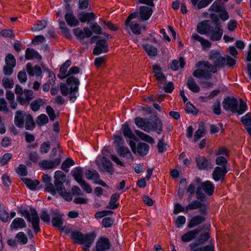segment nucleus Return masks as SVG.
<instances>
[{"instance_id": "obj_1", "label": "nucleus", "mask_w": 251, "mask_h": 251, "mask_svg": "<svg viewBox=\"0 0 251 251\" xmlns=\"http://www.w3.org/2000/svg\"><path fill=\"white\" fill-rule=\"evenodd\" d=\"M223 108L226 111H229L233 113L239 115L243 114L247 110L248 107L245 102L241 99L238 100L234 97H226L223 101Z\"/></svg>"}, {"instance_id": "obj_2", "label": "nucleus", "mask_w": 251, "mask_h": 251, "mask_svg": "<svg viewBox=\"0 0 251 251\" xmlns=\"http://www.w3.org/2000/svg\"><path fill=\"white\" fill-rule=\"evenodd\" d=\"M196 67L197 69L194 71L193 75L198 78L209 79L211 78L212 73L217 72L215 67L207 61L198 62Z\"/></svg>"}, {"instance_id": "obj_3", "label": "nucleus", "mask_w": 251, "mask_h": 251, "mask_svg": "<svg viewBox=\"0 0 251 251\" xmlns=\"http://www.w3.org/2000/svg\"><path fill=\"white\" fill-rule=\"evenodd\" d=\"M209 58L213 63V66L217 68H224L226 66L230 67L234 65L236 60L228 55L223 56L220 52L216 51H212L209 56Z\"/></svg>"}, {"instance_id": "obj_4", "label": "nucleus", "mask_w": 251, "mask_h": 251, "mask_svg": "<svg viewBox=\"0 0 251 251\" xmlns=\"http://www.w3.org/2000/svg\"><path fill=\"white\" fill-rule=\"evenodd\" d=\"M14 123L17 127L22 128L25 126L27 130H32L35 126V123L31 116L21 110L16 112Z\"/></svg>"}, {"instance_id": "obj_5", "label": "nucleus", "mask_w": 251, "mask_h": 251, "mask_svg": "<svg viewBox=\"0 0 251 251\" xmlns=\"http://www.w3.org/2000/svg\"><path fill=\"white\" fill-rule=\"evenodd\" d=\"M54 185L58 193L64 199L70 201L72 199L71 194L66 191L63 182L65 180V175L60 171H57L54 173Z\"/></svg>"}, {"instance_id": "obj_6", "label": "nucleus", "mask_w": 251, "mask_h": 251, "mask_svg": "<svg viewBox=\"0 0 251 251\" xmlns=\"http://www.w3.org/2000/svg\"><path fill=\"white\" fill-rule=\"evenodd\" d=\"M209 238L210 236L207 232L201 233V235L197 238V243H194L190 245L191 251H214V247L211 244L202 247H195L197 245L204 243Z\"/></svg>"}, {"instance_id": "obj_7", "label": "nucleus", "mask_w": 251, "mask_h": 251, "mask_svg": "<svg viewBox=\"0 0 251 251\" xmlns=\"http://www.w3.org/2000/svg\"><path fill=\"white\" fill-rule=\"evenodd\" d=\"M22 215L26 220L31 223L35 233H37L40 230L39 227V218L36 211L33 208H30L29 211L24 210Z\"/></svg>"}, {"instance_id": "obj_8", "label": "nucleus", "mask_w": 251, "mask_h": 251, "mask_svg": "<svg viewBox=\"0 0 251 251\" xmlns=\"http://www.w3.org/2000/svg\"><path fill=\"white\" fill-rule=\"evenodd\" d=\"M214 185L210 181H206L202 183L197 188L196 195L198 200L204 201L205 198V195L201 192L203 190L205 194L209 196L212 195L214 193Z\"/></svg>"}, {"instance_id": "obj_9", "label": "nucleus", "mask_w": 251, "mask_h": 251, "mask_svg": "<svg viewBox=\"0 0 251 251\" xmlns=\"http://www.w3.org/2000/svg\"><path fill=\"white\" fill-rule=\"evenodd\" d=\"M95 163L101 171H106L111 175L113 174L114 171L112 167V164L105 157H97Z\"/></svg>"}, {"instance_id": "obj_10", "label": "nucleus", "mask_w": 251, "mask_h": 251, "mask_svg": "<svg viewBox=\"0 0 251 251\" xmlns=\"http://www.w3.org/2000/svg\"><path fill=\"white\" fill-rule=\"evenodd\" d=\"M138 16L137 13H132L129 15L125 21V25L128 27L132 32L136 35L141 33V27L139 25L136 21H131L133 19L136 18Z\"/></svg>"}, {"instance_id": "obj_11", "label": "nucleus", "mask_w": 251, "mask_h": 251, "mask_svg": "<svg viewBox=\"0 0 251 251\" xmlns=\"http://www.w3.org/2000/svg\"><path fill=\"white\" fill-rule=\"evenodd\" d=\"M129 146L132 151L134 153H137L141 156L147 155L150 149V147L148 144L143 142L139 143L137 146H136V143L133 141H130Z\"/></svg>"}, {"instance_id": "obj_12", "label": "nucleus", "mask_w": 251, "mask_h": 251, "mask_svg": "<svg viewBox=\"0 0 251 251\" xmlns=\"http://www.w3.org/2000/svg\"><path fill=\"white\" fill-rule=\"evenodd\" d=\"M58 156L55 159L52 160H43L39 162V165L44 170L52 169L58 166L62 157V151L59 150Z\"/></svg>"}, {"instance_id": "obj_13", "label": "nucleus", "mask_w": 251, "mask_h": 251, "mask_svg": "<svg viewBox=\"0 0 251 251\" xmlns=\"http://www.w3.org/2000/svg\"><path fill=\"white\" fill-rule=\"evenodd\" d=\"M207 206L208 203H203L199 201L195 200L186 205V210L188 212L189 211L199 208V212L202 215H205L207 213Z\"/></svg>"}, {"instance_id": "obj_14", "label": "nucleus", "mask_w": 251, "mask_h": 251, "mask_svg": "<svg viewBox=\"0 0 251 251\" xmlns=\"http://www.w3.org/2000/svg\"><path fill=\"white\" fill-rule=\"evenodd\" d=\"M209 33L210 34V39L211 41H217L221 39L223 34V30L221 28L220 24L217 23L214 28L211 27Z\"/></svg>"}, {"instance_id": "obj_15", "label": "nucleus", "mask_w": 251, "mask_h": 251, "mask_svg": "<svg viewBox=\"0 0 251 251\" xmlns=\"http://www.w3.org/2000/svg\"><path fill=\"white\" fill-rule=\"evenodd\" d=\"M74 33L75 36L80 41H82L85 38H89L92 35L91 30L87 27H84L83 30L79 28H75Z\"/></svg>"}, {"instance_id": "obj_16", "label": "nucleus", "mask_w": 251, "mask_h": 251, "mask_svg": "<svg viewBox=\"0 0 251 251\" xmlns=\"http://www.w3.org/2000/svg\"><path fill=\"white\" fill-rule=\"evenodd\" d=\"M135 124L139 128L145 132L148 133L151 132L150 121L148 120L140 117H136L135 119Z\"/></svg>"}, {"instance_id": "obj_17", "label": "nucleus", "mask_w": 251, "mask_h": 251, "mask_svg": "<svg viewBox=\"0 0 251 251\" xmlns=\"http://www.w3.org/2000/svg\"><path fill=\"white\" fill-rule=\"evenodd\" d=\"M108 50L106 41L105 40H100L97 42V46L93 50V53L95 55H99L103 52H106Z\"/></svg>"}, {"instance_id": "obj_18", "label": "nucleus", "mask_w": 251, "mask_h": 251, "mask_svg": "<svg viewBox=\"0 0 251 251\" xmlns=\"http://www.w3.org/2000/svg\"><path fill=\"white\" fill-rule=\"evenodd\" d=\"M111 244L108 238L102 237L100 238L96 243L97 251H104L110 249Z\"/></svg>"}, {"instance_id": "obj_19", "label": "nucleus", "mask_w": 251, "mask_h": 251, "mask_svg": "<svg viewBox=\"0 0 251 251\" xmlns=\"http://www.w3.org/2000/svg\"><path fill=\"white\" fill-rule=\"evenodd\" d=\"M227 172V169L224 167H220V166H217L213 171L212 177L215 181H219L224 178Z\"/></svg>"}, {"instance_id": "obj_20", "label": "nucleus", "mask_w": 251, "mask_h": 251, "mask_svg": "<svg viewBox=\"0 0 251 251\" xmlns=\"http://www.w3.org/2000/svg\"><path fill=\"white\" fill-rule=\"evenodd\" d=\"M153 12L151 7L141 6L140 7L139 15L141 21H147L151 17Z\"/></svg>"}, {"instance_id": "obj_21", "label": "nucleus", "mask_w": 251, "mask_h": 251, "mask_svg": "<svg viewBox=\"0 0 251 251\" xmlns=\"http://www.w3.org/2000/svg\"><path fill=\"white\" fill-rule=\"evenodd\" d=\"M191 39L194 42L198 41L201 43L203 50H205L211 46V43L207 40L202 38L197 33H193L192 35Z\"/></svg>"}, {"instance_id": "obj_22", "label": "nucleus", "mask_w": 251, "mask_h": 251, "mask_svg": "<svg viewBox=\"0 0 251 251\" xmlns=\"http://www.w3.org/2000/svg\"><path fill=\"white\" fill-rule=\"evenodd\" d=\"M211 27L208 24V21H203L198 24L197 31L201 34L208 35L211 30Z\"/></svg>"}, {"instance_id": "obj_23", "label": "nucleus", "mask_w": 251, "mask_h": 251, "mask_svg": "<svg viewBox=\"0 0 251 251\" xmlns=\"http://www.w3.org/2000/svg\"><path fill=\"white\" fill-rule=\"evenodd\" d=\"M63 214L57 210H55L51 220L52 225L54 227L59 228L62 227L63 225Z\"/></svg>"}, {"instance_id": "obj_24", "label": "nucleus", "mask_w": 251, "mask_h": 251, "mask_svg": "<svg viewBox=\"0 0 251 251\" xmlns=\"http://www.w3.org/2000/svg\"><path fill=\"white\" fill-rule=\"evenodd\" d=\"M200 231L198 229L189 231L181 236V240L183 242H190L198 236Z\"/></svg>"}, {"instance_id": "obj_25", "label": "nucleus", "mask_w": 251, "mask_h": 251, "mask_svg": "<svg viewBox=\"0 0 251 251\" xmlns=\"http://www.w3.org/2000/svg\"><path fill=\"white\" fill-rule=\"evenodd\" d=\"M26 224L25 220L21 218H16L14 219L10 225L11 230H17L25 227Z\"/></svg>"}, {"instance_id": "obj_26", "label": "nucleus", "mask_w": 251, "mask_h": 251, "mask_svg": "<svg viewBox=\"0 0 251 251\" xmlns=\"http://www.w3.org/2000/svg\"><path fill=\"white\" fill-rule=\"evenodd\" d=\"M94 237L91 234H86L83 237L80 244L84 245L83 248L85 251H90L89 248L94 241Z\"/></svg>"}, {"instance_id": "obj_27", "label": "nucleus", "mask_w": 251, "mask_h": 251, "mask_svg": "<svg viewBox=\"0 0 251 251\" xmlns=\"http://www.w3.org/2000/svg\"><path fill=\"white\" fill-rule=\"evenodd\" d=\"M67 84L70 87V92H77L79 81L75 76H70L66 80Z\"/></svg>"}, {"instance_id": "obj_28", "label": "nucleus", "mask_w": 251, "mask_h": 251, "mask_svg": "<svg viewBox=\"0 0 251 251\" xmlns=\"http://www.w3.org/2000/svg\"><path fill=\"white\" fill-rule=\"evenodd\" d=\"M26 71L29 75L33 76H40L42 75V71L40 67L38 65H35L34 68L32 67L30 63H28L26 65Z\"/></svg>"}, {"instance_id": "obj_29", "label": "nucleus", "mask_w": 251, "mask_h": 251, "mask_svg": "<svg viewBox=\"0 0 251 251\" xmlns=\"http://www.w3.org/2000/svg\"><path fill=\"white\" fill-rule=\"evenodd\" d=\"M205 220V217L202 215L195 216L189 220L188 227L193 228L204 222Z\"/></svg>"}, {"instance_id": "obj_30", "label": "nucleus", "mask_w": 251, "mask_h": 251, "mask_svg": "<svg viewBox=\"0 0 251 251\" xmlns=\"http://www.w3.org/2000/svg\"><path fill=\"white\" fill-rule=\"evenodd\" d=\"M150 126H151V131L153 130L158 134H160L163 130L162 123L158 118L155 119L152 122H150Z\"/></svg>"}, {"instance_id": "obj_31", "label": "nucleus", "mask_w": 251, "mask_h": 251, "mask_svg": "<svg viewBox=\"0 0 251 251\" xmlns=\"http://www.w3.org/2000/svg\"><path fill=\"white\" fill-rule=\"evenodd\" d=\"M25 58L27 60L34 59L40 60L41 59L42 57L35 50L28 48L25 51Z\"/></svg>"}, {"instance_id": "obj_32", "label": "nucleus", "mask_w": 251, "mask_h": 251, "mask_svg": "<svg viewBox=\"0 0 251 251\" xmlns=\"http://www.w3.org/2000/svg\"><path fill=\"white\" fill-rule=\"evenodd\" d=\"M241 121L246 126V129L248 133L251 136V113H248L242 117Z\"/></svg>"}, {"instance_id": "obj_33", "label": "nucleus", "mask_w": 251, "mask_h": 251, "mask_svg": "<svg viewBox=\"0 0 251 251\" xmlns=\"http://www.w3.org/2000/svg\"><path fill=\"white\" fill-rule=\"evenodd\" d=\"M135 133L142 140L148 143L153 144L155 143L154 139L151 136L139 130H135Z\"/></svg>"}, {"instance_id": "obj_34", "label": "nucleus", "mask_w": 251, "mask_h": 251, "mask_svg": "<svg viewBox=\"0 0 251 251\" xmlns=\"http://www.w3.org/2000/svg\"><path fill=\"white\" fill-rule=\"evenodd\" d=\"M65 18L67 24L71 27L79 25L78 20L72 13H67Z\"/></svg>"}, {"instance_id": "obj_35", "label": "nucleus", "mask_w": 251, "mask_h": 251, "mask_svg": "<svg viewBox=\"0 0 251 251\" xmlns=\"http://www.w3.org/2000/svg\"><path fill=\"white\" fill-rule=\"evenodd\" d=\"M96 16L93 12L82 13L79 15V19L81 22H89L95 19Z\"/></svg>"}, {"instance_id": "obj_36", "label": "nucleus", "mask_w": 251, "mask_h": 251, "mask_svg": "<svg viewBox=\"0 0 251 251\" xmlns=\"http://www.w3.org/2000/svg\"><path fill=\"white\" fill-rule=\"evenodd\" d=\"M46 104V101L41 99H38L31 102L30 107L33 111H38L41 106L44 105Z\"/></svg>"}, {"instance_id": "obj_37", "label": "nucleus", "mask_w": 251, "mask_h": 251, "mask_svg": "<svg viewBox=\"0 0 251 251\" xmlns=\"http://www.w3.org/2000/svg\"><path fill=\"white\" fill-rule=\"evenodd\" d=\"M71 173L72 174V176L78 183L83 180L82 178L83 175V172L81 168L77 167L74 168Z\"/></svg>"}, {"instance_id": "obj_38", "label": "nucleus", "mask_w": 251, "mask_h": 251, "mask_svg": "<svg viewBox=\"0 0 251 251\" xmlns=\"http://www.w3.org/2000/svg\"><path fill=\"white\" fill-rule=\"evenodd\" d=\"M194 6L197 5V8L200 9L206 7L213 0H190Z\"/></svg>"}, {"instance_id": "obj_39", "label": "nucleus", "mask_w": 251, "mask_h": 251, "mask_svg": "<svg viewBox=\"0 0 251 251\" xmlns=\"http://www.w3.org/2000/svg\"><path fill=\"white\" fill-rule=\"evenodd\" d=\"M197 166L201 170L205 169L208 165L207 159L203 156H198L196 158Z\"/></svg>"}, {"instance_id": "obj_40", "label": "nucleus", "mask_w": 251, "mask_h": 251, "mask_svg": "<svg viewBox=\"0 0 251 251\" xmlns=\"http://www.w3.org/2000/svg\"><path fill=\"white\" fill-rule=\"evenodd\" d=\"M187 86L188 88L194 93H198L200 90V88L192 78L188 79L187 82Z\"/></svg>"}, {"instance_id": "obj_41", "label": "nucleus", "mask_w": 251, "mask_h": 251, "mask_svg": "<svg viewBox=\"0 0 251 251\" xmlns=\"http://www.w3.org/2000/svg\"><path fill=\"white\" fill-rule=\"evenodd\" d=\"M22 180L26 186L31 190H35L39 184V181L37 180H32L27 178H23Z\"/></svg>"}, {"instance_id": "obj_42", "label": "nucleus", "mask_w": 251, "mask_h": 251, "mask_svg": "<svg viewBox=\"0 0 251 251\" xmlns=\"http://www.w3.org/2000/svg\"><path fill=\"white\" fill-rule=\"evenodd\" d=\"M143 48L147 54L150 56H155L157 54V49L151 45H144Z\"/></svg>"}, {"instance_id": "obj_43", "label": "nucleus", "mask_w": 251, "mask_h": 251, "mask_svg": "<svg viewBox=\"0 0 251 251\" xmlns=\"http://www.w3.org/2000/svg\"><path fill=\"white\" fill-rule=\"evenodd\" d=\"M180 68H183L185 65V61L183 57H180L179 60H174L171 65V68L173 71H177L179 68V65Z\"/></svg>"}, {"instance_id": "obj_44", "label": "nucleus", "mask_w": 251, "mask_h": 251, "mask_svg": "<svg viewBox=\"0 0 251 251\" xmlns=\"http://www.w3.org/2000/svg\"><path fill=\"white\" fill-rule=\"evenodd\" d=\"M85 175L88 179H92L95 181L96 179L100 178V176L96 170H87Z\"/></svg>"}, {"instance_id": "obj_45", "label": "nucleus", "mask_w": 251, "mask_h": 251, "mask_svg": "<svg viewBox=\"0 0 251 251\" xmlns=\"http://www.w3.org/2000/svg\"><path fill=\"white\" fill-rule=\"evenodd\" d=\"M15 240L22 245L26 244L28 241L26 234L23 232H18L15 236Z\"/></svg>"}, {"instance_id": "obj_46", "label": "nucleus", "mask_w": 251, "mask_h": 251, "mask_svg": "<svg viewBox=\"0 0 251 251\" xmlns=\"http://www.w3.org/2000/svg\"><path fill=\"white\" fill-rule=\"evenodd\" d=\"M116 151L117 153L120 156L124 157L126 155L129 154V156L131 157V159L133 160V157L130 153L129 149L127 147L120 146L118 147Z\"/></svg>"}, {"instance_id": "obj_47", "label": "nucleus", "mask_w": 251, "mask_h": 251, "mask_svg": "<svg viewBox=\"0 0 251 251\" xmlns=\"http://www.w3.org/2000/svg\"><path fill=\"white\" fill-rule=\"evenodd\" d=\"M47 25V23L45 21H39L33 27L31 28V30L33 32L39 31L44 29Z\"/></svg>"}, {"instance_id": "obj_48", "label": "nucleus", "mask_w": 251, "mask_h": 251, "mask_svg": "<svg viewBox=\"0 0 251 251\" xmlns=\"http://www.w3.org/2000/svg\"><path fill=\"white\" fill-rule=\"evenodd\" d=\"M74 161L70 158H67L61 165V169L66 172H69V168L74 165Z\"/></svg>"}, {"instance_id": "obj_49", "label": "nucleus", "mask_w": 251, "mask_h": 251, "mask_svg": "<svg viewBox=\"0 0 251 251\" xmlns=\"http://www.w3.org/2000/svg\"><path fill=\"white\" fill-rule=\"evenodd\" d=\"M5 65L15 67L16 64V61L14 55L11 53L6 55L5 58Z\"/></svg>"}, {"instance_id": "obj_50", "label": "nucleus", "mask_w": 251, "mask_h": 251, "mask_svg": "<svg viewBox=\"0 0 251 251\" xmlns=\"http://www.w3.org/2000/svg\"><path fill=\"white\" fill-rule=\"evenodd\" d=\"M119 198V194L118 193H115L113 194L110 199V201L109 203V206H107V208L114 209L117 207V205L115 204L116 202L117 201L118 199Z\"/></svg>"}, {"instance_id": "obj_51", "label": "nucleus", "mask_w": 251, "mask_h": 251, "mask_svg": "<svg viewBox=\"0 0 251 251\" xmlns=\"http://www.w3.org/2000/svg\"><path fill=\"white\" fill-rule=\"evenodd\" d=\"M122 130L123 134L125 137H127L129 138H134V135L132 132L128 125L125 124L123 126Z\"/></svg>"}, {"instance_id": "obj_52", "label": "nucleus", "mask_w": 251, "mask_h": 251, "mask_svg": "<svg viewBox=\"0 0 251 251\" xmlns=\"http://www.w3.org/2000/svg\"><path fill=\"white\" fill-rule=\"evenodd\" d=\"M2 85L5 88H12L14 86V81L11 78H3L2 80Z\"/></svg>"}, {"instance_id": "obj_53", "label": "nucleus", "mask_w": 251, "mask_h": 251, "mask_svg": "<svg viewBox=\"0 0 251 251\" xmlns=\"http://www.w3.org/2000/svg\"><path fill=\"white\" fill-rule=\"evenodd\" d=\"M216 164L220 167H225L227 169V161L226 159L223 156H219L216 159Z\"/></svg>"}, {"instance_id": "obj_54", "label": "nucleus", "mask_w": 251, "mask_h": 251, "mask_svg": "<svg viewBox=\"0 0 251 251\" xmlns=\"http://www.w3.org/2000/svg\"><path fill=\"white\" fill-rule=\"evenodd\" d=\"M49 122V119L48 117L44 114L39 115L36 120V123L39 126H43Z\"/></svg>"}, {"instance_id": "obj_55", "label": "nucleus", "mask_w": 251, "mask_h": 251, "mask_svg": "<svg viewBox=\"0 0 251 251\" xmlns=\"http://www.w3.org/2000/svg\"><path fill=\"white\" fill-rule=\"evenodd\" d=\"M209 10L219 12L222 10L221 2L220 1H215L209 8Z\"/></svg>"}, {"instance_id": "obj_56", "label": "nucleus", "mask_w": 251, "mask_h": 251, "mask_svg": "<svg viewBox=\"0 0 251 251\" xmlns=\"http://www.w3.org/2000/svg\"><path fill=\"white\" fill-rule=\"evenodd\" d=\"M90 27L92 29V32H94V33L98 35L102 33V28L97 23H91Z\"/></svg>"}, {"instance_id": "obj_57", "label": "nucleus", "mask_w": 251, "mask_h": 251, "mask_svg": "<svg viewBox=\"0 0 251 251\" xmlns=\"http://www.w3.org/2000/svg\"><path fill=\"white\" fill-rule=\"evenodd\" d=\"M187 212L186 210V206L185 207H183L180 203L176 202L174 205V209L173 213L175 214H177L179 212Z\"/></svg>"}, {"instance_id": "obj_58", "label": "nucleus", "mask_w": 251, "mask_h": 251, "mask_svg": "<svg viewBox=\"0 0 251 251\" xmlns=\"http://www.w3.org/2000/svg\"><path fill=\"white\" fill-rule=\"evenodd\" d=\"M205 130L202 126L200 127L195 133L194 141L197 142L199 140L202 136V135L205 133Z\"/></svg>"}, {"instance_id": "obj_59", "label": "nucleus", "mask_w": 251, "mask_h": 251, "mask_svg": "<svg viewBox=\"0 0 251 251\" xmlns=\"http://www.w3.org/2000/svg\"><path fill=\"white\" fill-rule=\"evenodd\" d=\"M50 145L49 142H44L42 143L40 148V152L41 154H46L49 151Z\"/></svg>"}, {"instance_id": "obj_60", "label": "nucleus", "mask_w": 251, "mask_h": 251, "mask_svg": "<svg viewBox=\"0 0 251 251\" xmlns=\"http://www.w3.org/2000/svg\"><path fill=\"white\" fill-rule=\"evenodd\" d=\"M82 189L87 193H91L92 192V189L91 186L86 183L84 180L78 183Z\"/></svg>"}, {"instance_id": "obj_61", "label": "nucleus", "mask_w": 251, "mask_h": 251, "mask_svg": "<svg viewBox=\"0 0 251 251\" xmlns=\"http://www.w3.org/2000/svg\"><path fill=\"white\" fill-rule=\"evenodd\" d=\"M195 191V185L193 183L190 184L187 189V192L189 194L187 198V201H190L192 199V195L194 193Z\"/></svg>"}, {"instance_id": "obj_62", "label": "nucleus", "mask_w": 251, "mask_h": 251, "mask_svg": "<svg viewBox=\"0 0 251 251\" xmlns=\"http://www.w3.org/2000/svg\"><path fill=\"white\" fill-rule=\"evenodd\" d=\"M186 222V218L183 216H179L177 217L175 224L177 228L180 227L184 225Z\"/></svg>"}, {"instance_id": "obj_63", "label": "nucleus", "mask_w": 251, "mask_h": 251, "mask_svg": "<svg viewBox=\"0 0 251 251\" xmlns=\"http://www.w3.org/2000/svg\"><path fill=\"white\" fill-rule=\"evenodd\" d=\"M114 223V220L110 217L104 218L102 219V224L105 227L111 226Z\"/></svg>"}, {"instance_id": "obj_64", "label": "nucleus", "mask_w": 251, "mask_h": 251, "mask_svg": "<svg viewBox=\"0 0 251 251\" xmlns=\"http://www.w3.org/2000/svg\"><path fill=\"white\" fill-rule=\"evenodd\" d=\"M84 235L82 234L78 231H73L72 233L73 238L80 243Z\"/></svg>"}]
</instances>
